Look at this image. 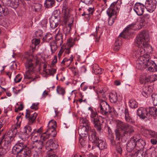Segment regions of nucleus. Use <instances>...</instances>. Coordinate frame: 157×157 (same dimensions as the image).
I'll return each mask as SVG.
<instances>
[{
	"label": "nucleus",
	"mask_w": 157,
	"mask_h": 157,
	"mask_svg": "<svg viewBox=\"0 0 157 157\" xmlns=\"http://www.w3.org/2000/svg\"><path fill=\"white\" fill-rule=\"evenodd\" d=\"M115 147L117 152L120 154H121L122 150L121 143L118 142H117L115 146Z\"/></svg>",
	"instance_id": "603ef678"
},
{
	"label": "nucleus",
	"mask_w": 157,
	"mask_h": 157,
	"mask_svg": "<svg viewBox=\"0 0 157 157\" xmlns=\"http://www.w3.org/2000/svg\"><path fill=\"white\" fill-rule=\"evenodd\" d=\"M11 0H2V2L3 4L9 6H11Z\"/></svg>",
	"instance_id": "338daca9"
},
{
	"label": "nucleus",
	"mask_w": 157,
	"mask_h": 157,
	"mask_svg": "<svg viewBox=\"0 0 157 157\" xmlns=\"http://www.w3.org/2000/svg\"><path fill=\"white\" fill-rule=\"evenodd\" d=\"M89 110L91 111V113L90 115V118L92 117H95V116L98 115L96 111H94L92 108L89 107Z\"/></svg>",
	"instance_id": "e2e57ef3"
},
{
	"label": "nucleus",
	"mask_w": 157,
	"mask_h": 157,
	"mask_svg": "<svg viewBox=\"0 0 157 157\" xmlns=\"http://www.w3.org/2000/svg\"><path fill=\"white\" fill-rule=\"evenodd\" d=\"M50 135L48 134L46 132H45L42 133L40 137L41 140L44 141L49 138Z\"/></svg>",
	"instance_id": "8fccbe9b"
},
{
	"label": "nucleus",
	"mask_w": 157,
	"mask_h": 157,
	"mask_svg": "<svg viewBox=\"0 0 157 157\" xmlns=\"http://www.w3.org/2000/svg\"><path fill=\"white\" fill-rule=\"evenodd\" d=\"M153 88L151 86H145L143 88V90L142 94L143 96L146 98L150 96L152 92Z\"/></svg>",
	"instance_id": "b1692460"
},
{
	"label": "nucleus",
	"mask_w": 157,
	"mask_h": 157,
	"mask_svg": "<svg viewBox=\"0 0 157 157\" xmlns=\"http://www.w3.org/2000/svg\"><path fill=\"white\" fill-rule=\"evenodd\" d=\"M12 153L16 155V157H30L32 155L31 149L24 142H18L13 147Z\"/></svg>",
	"instance_id": "f03ea898"
},
{
	"label": "nucleus",
	"mask_w": 157,
	"mask_h": 157,
	"mask_svg": "<svg viewBox=\"0 0 157 157\" xmlns=\"http://www.w3.org/2000/svg\"><path fill=\"white\" fill-rule=\"evenodd\" d=\"M22 78V77L21 76L20 74H18L17 75L14 79V81L15 83L20 82Z\"/></svg>",
	"instance_id": "bf43d9fd"
},
{
	"label": "nucleus",
	"mask_w": 157,
	"mask_h": 157,
	"mask_svg": "<svg viewBox=\"0 0 157 157\" xmlns=\"http://www.w3.org/2000/svg\"><path fill=\"white\" fill-rule=\"evenodd\" d=\"M116 123L117 129L124 132L128 127V124L120 120L117 121Z\"/></svg>",
	"instance_id": "a878e982"
},
{
	"label": "nucleus",
	"mask_w": 157,
	"mask_h": 157,
	"mask_svg": "<svg viewBox=\"0 0 157 157\" xmlns=\"http://www.w3.org/2000/svg\"><path fill=\"white\" fill-rule=\"evenodd\" d=\"M36 65H39V67L40 68L41 67H43V71L45 74L46 71H47V69H46L47 67V64L45 62L41 63L40 60L37 59L36 60Z\"/></svg>",
	"instance_id": "f704fd0d"
},
{
	"label": "nucleus",
	"mask_w": 157,
	"mask_h": 157,
	"mask_svg": "<svg viewBox=\"0 0 157 157\" xmlns=\"http://www.w3.org/2000/svg\"><path fill=\"white\" fill-rule=\"evenodd\" d=\"M135 140V143L136 144V148L137 150V152L135 153L136 154L138 153L141 150H143L144 148V147L146 145V142L145 140L143 139H139L137 140Z\"/></svg>",
	"instance_id": "412c9836"
},
{
	"label": "nucleus",
	"mask_w": 157,
	"mask_h": 157,
	"mask_svg": "<svg viewBox=\"0 0 157 157\" xmlns=\"http://www.w3.org/2000/svg\"><path fill=\"white\" fill-rule=\"evenodd\" d=\"M145 6L140 3H136L135 5L134 10L138 16H141L143 13Z\"/></svg>",
	"instance_id": "aec40b11"
},
{
	"label": "nucleus",
	"mask_w": 157,
	"mask_h": 157,
	"mask_svg": "<svg viewBox=\"0 0 157 157\" xmlns=\"http://www.w3.org/2000/svg\"><path fill=\"white\" fill-rule=\"evenodd\" d=\"M82 16H84V17L87 21H89L90 19V17L91 16L89 14V13H87V12H84L81 14Z\"/></svg>",
	"instance_id": "052dcab7"
},
{
	"label": "nucleus",
	"mask_w": 157,
	"mask_h": 157,
	"mask_svg": "<svg viewBox=\"0 0 157 157\" xmlns=\"http://www.w3.org/2000/svg\"><path fill=\"white\" fill-rule=\"evenodd\" d=\"M85 137H81L79 138V142L82 147L86 145V142L84 140Z\"/></svg>",
	"instance_id": "680f3d73"
},
{
	"label": "nucleus",
	"mask_w": 157,
	"mask_h": 157,
	"mask_svg": "<svg viewBox=\"0 0 157 157\" xmlns=\"http://www.w3.org/2000/svg\"><path fill=\"white\" fill-rule=\"evenodd\" d=\"M9 10L7 7L0 4V17L6 16L9 14Z\"/></svg>",
	"instance_id": "c85d7f7f"
},
{
	"label": "nucleus",
	"mask_w": 157,
	"mask_h": 157,
	"mask_svg": "<svg viewBox=\"0 0 157 157\" xmlns=\"http://www.w3.org/2000/svg\"><path fill=\"white\" fill-rule=\"evenodd\" d=\"M8 144L6 141L2 140L0 141V157H6V155L9 150Z\"/></svg>",
	"instance_id": "2eb2a0df"
},
{
	"label": "nucleus",
	"mask_w": 157,
	"mask_h": 157,
	"mask_svg": "<svg viewBox=\"0 0 157 157\" xmlns=\"http://www.w3.org/2000/svg\"><path fill=\"white\" fill-rule=\"evenodd\" d=\"M45 145L46 149L48 150V157H58L56 155L52 153V152H54V151L59 147V145L56 142L54 141L53 139H51L47 141Z\"/></svg>",
	"instance_id": "423d86ee"
},
{
	"label": "nucleus",
	"mask_w": 157,
	"mask_h": 157,
	"mask_svg": "<svg viewBox=\"0 0 157 157\" xmlns=\"http://www.w3.org/2000/svg\"><path fill=\"white\" fill-rule=\"evenodd\" d=\"M150 16L148 14L144 15L142 17H140V21L142 24L146 23L148 22Z\"/></svg>",
	"instance_id": "ea45409f"
},
{
	"label": "nucleus",
	"mask_w": 157,
	"mask_h": 157,
	"mask_svg": "<svg viewBox=\"0 0 157 157\" xmlns=\"http://www.w3.org/2000/svg\"><path fill=\"white\" fill-rule=\"evenodd\" d=\"M148 68V70L150 71L155 72L157 70V66L156 64L153 61H150L147 63L146 67Z\"/></svg>",
	"instance_id": "c756f323"
},
{
	"label": "nucleus",
	"mask_w": 157,
	"mask_h": 157,
	"mask_svg": "<svg viewBox=\"0 0 157 157\" xmlns=\"http://www.w3.org/2000/svg\"><path fill=\"white\" fill-rule=\"evenodd\" d=\"M73 60V56L71 55L69 57H65L63 59L61 62V64L62 66L64 65L66 67H68L70 65L71 62Z\"/></svg>",
	"instance_id": "bb28decb"
},
{
	"label": "nucleus",
	"mask_w": 157,
	"mask_h": 157,
	"mask_svg": "<svg viewBox=\"0 0 157 157\" xmlns=\"http://www.w3.org/2000/svg\"><path fill=\"white\" fill-rule=\"evenodd\" d=\"M137 57H139L136 62V67L138 69H141L146 67L147 63L149 62L150 57L149 54L138 55L136 53Z\"/></svg>",
	"instance_id": "0eeeda50"
},
{
	"label": "nucleus",
	"mask_w": 157,
	"mask_h": 157,
	"mask_svg": "<svg viewBox=\"0 0 157 157\" xmlns=\"http://www.w3.org/2000/svg\"><path fill=\"white\" fill-rule=\"evenodd\" d=\"M92 72L95 75H98L101 73V69L98 64H94L93 65Z\"/></svg>",
	"instance_id": "e433bc0d"
},
{
	"label": "nucleus",
	"mask_w": 157,
	"mask_h": 157,
	"mask_svg": "<svg viewBox=\"0 0 157 157\" xmlns=\"http://www.w3.org/2000/svg\"><path fill=\"white\" fill-rule=\"evenodd\" d=\"M50 25L52 29H55L58 25V23L57 21L56 20H53V18L52 17L50 19Z\"/></svg>",
	"instance_id": "c03bdc74"
},
{
	"label": "nucleus",
	"mask_w": 157,
	"mask_h": 157,
	"mask_svg": "<svg viewBox=\"0 0 157 157\" xmlns=\"http://www.w3.org/2000/svg\"><path fill=\"white\" fill-rule=\"evenodd\" d=\"M69 9L66 10L62 11V13L64 15V16H63L64 18L63 21L65 23H66L68 20L69 18Z\"/></svg>",
	"instance_id": "79ce46f5"
},
{
	"label": "nucleus",
	"mask_w": 157,
	"mask_h": 157,
	"mask_svg": "<svg viewBox=\"0 0 157 157\" xmlns=\"http://www.w3.org/2000/svg\"><path fill=\"white\" fill-rule=\"evenodd\" d=\"M99 107L100 112L103 115H108L111 112V108L105 101H100Z\"/></svg>",
	"instance_id": "f8f14e48"
},
{
	"label": "nucleus",
	"mask_w": 157,
	"mask_h": 157,
	"mask_svg": "<svg viewBox=\"0 0 157 157\" xmlns=\"http://www.w3.org/2000/svg\"><path fill=\"white\" fill-rule=\"evenodd\" d=\"M156 0H147L144 6L145 8L150 12H152L155 10L156 6Z\"/></svg>",
	"instance_id": "dca6fc26"
},
{
	"label": "nucleus",
	"mask_w": 157,
	"mask_h": 157,
	"mask_svg": "<svg viewBox=\"0 0 157 157\" xmlns=\"http://www.w3.org/2000/svg\"><path fill=\"white\" fill-rule=\"evenodd\" d=\"M148 42H145L144 45H140L138 49L135 52L138 55H142L143 54H149L152 51V47L148 44Z\"/></svg>",
	"instance_id": "9b49d317"
},
{
	"label": "nucleus",
	"mask_w": 157,
	"mask_h": 157,
	"mask_svg": "<svg viewBox=\"0 0 157 157\" xmlns=\"http://www.w3.org/2000/svg\"><path fill=\"white\" fill-rule=\"evenodd\" d=\"M138 135L137 134H135L132 137H131L130 140L127 142V144L126 149L128 152H131L134 148L136 147V144L135 143V140L136 139V137Z\"/></svg>",
	"instance_id": "f3484780"
},
{
	"label": "nucleus",
	"mask_w": 157,
	"mask_h": 157,
	"mask_svg": "<svg viewBox=\"0 0 157 157\" xmlns=\"http://www.w3.org/2000/svg\"><path fill=\"white\" fill-rule=\"evenodd\" d=\"M6 123V121L4 119L2 118L0 121V136L2 132L3 131V129H1L2 128L3 126Z\"/></svg>",
	"instance_id": "6e6d98bb"
},
{
	"label": "nucleus",
	"mask_w": 157,
	"mask_h": 157,
	"mask_svg": "<svg viewBox=\"0 0 157 157\" xmlns=\"http://www.w3.org/2000/svg\"><path fill=\"white\" fill-rule=\"evenodd\" d=\"M56 72V69L50 67V68L47 69V71H46L45 74L47 75H53Z\"/></svg>",
	"instance_id": "a18cd8bd"
},
{
	"label": "nucleus",
	"mask_w": 157,
	"mask_h": 157,
	"mask_svg": "<svg viewBox=\"0 0 157 157\" xmlns=\"http://www.w3.org/2000/svg\"><path fill=\"white\" fill-rule=\"evenodd\" d=\"M80 124H82V126L90 127V123L86 118L84 117H82L80 119Z\"/></svg>",
	"instance_id": "37998d69"
},
{
	"label": "nucleus",
	"mask_w": 157,
	"mask_h": 157,
	"mask_svg": "<svg viewBox=\"0 0 157 157\" xmlns=\"http://www.w3.org/2000/svg\"><path fill=\"white\" fill-rule=\"evenodd\" d=\"M129 105L131 108L135 109L138 107V103L135 100L131 99L129 100Z\"/></svg>",
	"instance_id": "a19ab883"
},
{
	"label": "nucleus",
	"mask_w": 157,
	"mask_h": 157,
	"mask_svg": "<svg viewBox=\"0 0 157 157\" xmlns=\"http://www.w3.org/2000/svg\"><path fill=\"white\" fill-rule=\"evenodd\" d=\"M40 40L38 39H34L32 40V43H33L32 47H33V45L35 48L37 45H38L40 43Z\"/></svg>",
	"instance_id": "13d9d810"
},
{
	"label": "nucleus",
	"mask_w": 157,
	"mask_h": 157,
	"mask_svg": "<svg viewBox=\"0 0 157 157\" xmlns=\"http://www.w3.org/2000/svg\"><path fill=\"white\" fill-rule=\"evenodd\" d=\"M146 132L152 137L157 139V132L151 130H147Z\"/></svg>",
	"instance_id": "de8ad7c7"
},
{
	"label": "nucleus",
	"mask_w": 157,
	"mask_h": 157,
	"mask_svg": "<svg viewBox=\"0 0 157 157\" xmlns=\"http://www.w3.org/2000/svg\"><path fill=\"white\" fill-rule=\"evenodd\" d=\"M149 39L148 32L145 30L141 31L137 36L135 40V45L136 46L144 45V44L145 42H148Z\"/></svg>",
	"instance_id": "6e6552de"
},
{
	"label": "nucleus",
	"mask_w": 157,
	"mask_h": 157,
	"mask_svg": "<svg viewBox=\"0 0 157 157\" xmlns=\"http://www.w3.org/2000/svg\"><path fill=\"white\" fill-rule=\"evenodd\" d=\"M37 116V114L36 113H33L32 112L28 110H26L25 117L28 121V125L25 126L23 128L24 134L25 138H28L30 136L32 128L29 125L32 124L36 122V119Z\"/></svg>",
	"instance_id": "7ed1b4c3"
},
{
	"label": "nucleus",
	"mask_w": 157,
	"mask_h": 157,
	"mask_svg": "<svg viewBox=\"0 0 157 157\" xmlns=\"http://www.w3.org/2000/svg\"><path fill=\"white\" fill-rule=\"evenodd\" d=\"M56 128L48 127L47 130L46 131L48 134L51 136L52 137L56 136L57 134V132L56 130Z\"/></svg>",
	"instance_id": "4c0bfd02"
},
{
	"label": "nucleus",
	"mask_w": 157,
	"mask_h": 157,
	"mask_svg": "<svg viewBox=\"0 0 157 157\" xmlns=\"http://www.w3.org/2000/svg\"><path fill=\"white\" fill-rule=\"evenodd\" d=\"M134 132L133 127L128 125V127L124 132L123 135L124 136H131Z\"/></svg>",
	"instance_id": "2f4dec72"
},
{
	"label": "nucleus",
	"mask_w": 157,
	"mask_h": 157,
	"mask_svg": "<svg viewBox=\"0 0 157 157\" xmlns=\"http://www.w3.org/2000/svg\"><path fill=\"white\" fill-rule=\"evenodd\" d=\"M96 134V132L95 130H92L90 132L89 136V140L92 143H95L100 150H103L107 148V145L106 142L97 137Z\"/></svg>",
	"instance_id": "20e7f679"
},
{
	"label": "nucleus",
	"mask_w": 157,
	"mask_h": 157,
	"mask_svg": "<svg viewBox=\"0 0 157 157\" xmlns=\"http://www.w3.org/2000/svg\"><path fill=\"white\" fill-rule=\"evenodd\" d=\"M55 5V0H46L44 3V7L47 8H52Z\"/></svg>",
	"instance_id": "72a5a7b5"
},
{
	"label": "nucleus",
	"mask_w": 157,
	"mask_h": 157,
	"mask_svg": "<svg viewBox=\"0 0 157 157\" xmlns=\"http://www.w3.org/2000/svg\"><path fill=\"white\" fill-rule=\"evenodd\" d=\"M115 132L116 140H120L121 137V133L120 130L117 128L115 130Z\"/></svg>",
	"instance_id": "3c124183"
},
{
	"label": "nucleus",
	"mask_w": 157,
	"mask_h": 157,
	"mask_svg": "<svg viewBox=\"0 0 157 157\" xmlns=\"http://www.w3.org/2000/svg\"><path fill=\"white\" fill-rule=\"evenodd\" d=\"M43 132V129L42 127H40L38 129H35L33 130L30 136L33 141H38V139L40 138Z\"/></svg>",
	"instance_id": "a211bd4d"
},
{
	"label": "nucleus",
	"mask_w": 157,
	"mask_h": 157,
	"mask_svg": "<svg viewBox=\"0 0 157 157\" xmlns=\"http://www.w3.org/2000/svg\"><path fill=\"white\" fill-rule=\"evenodd\" d=\"M148 114V108L140 107L137 110V114L140 118L144 119L147 118Z\"/></svg>",
	"instance_id": "4be33fe9"
},
{
	"label": "nucleus",
	"mask_w": 157,
	"mask_h": 157,
	"mask_svg": "<svg viewBox=\"0 0 157 157\" xmlns=\"http://www.w3.org/2000/svg\"><path fill=\"white\" fill-rule=\"evenodd\" d=\"M49 44L51 47V51L52 54L54 53L55 51L57 50L58 46L59 45L57 42L55 40H52L49 43Z\"/></svg>",
	"instance_id": "473e14b6"
},
{
	"label": "nucleus",
	"mask_w": 157,
	"mask_h": 157,
	"mask_svg": "<svg viewBox=\"0 0 157 157\" xmlns=\"http://www.w3.org/2000/svg\"><path fill=\"white\" fill-rule=\"evenodd\" d=\"M56 122L54 120L50 121L48 123V127L56 128Z\"/></svg>",
	"instance_id": "864d4df0"
},
{
	"label": "nucleus",
	"mask_w": 157,
	"mask_h": 157,
	"mask_svg": "<svg viewBox=\"0 0 157 157\" xmlns=\"http://www.w3.org/2000/svg\"><path fill=\"white\" fill-rule=\"evenodd\" d=\"M16 120L17 121V123L12 126L11 130L8 131L7 133L8 137L11 141L13 140L17 132V129L20 127L22 120L21 116H17Z\"/></svg>",
	"instance_id": "1a4fd4ad"
},
{
	"label": "nucleus",
	"mask_w": 157,
	"mask_h": 157,
	"mask_svg": "<svg viewBox=\"0 0 157 157\" xmlns=\"http://www.w3.org/2000/svg\"><path fill=\"white\" fill-rule=\"evenodd\" d=\"M34 142H35L34 147L36 149L33 152V157H39V155L41 154V150L44 146L45 143L41 140Z\"/></svg>",
	"instance_id": "4468645a"
},
{
	"label": "nucleus",
	"mask_w": 157,
	"mask_h": 157,
	"mask_svg": "<svg viewBox=\"0 0 157 157\" xmlns=\"http://www.w3.org/2000/svg\"><path fill=\"white\" fill-rule=\"evenodd\" d=\"M151 75H150L147 77L146 76L145 77V83H146V82H148L149 81L150 82H154L153 78H151Z\"/></svg>",
	"instance_id": "774afa93"
},
{
	"label": "nucleus",
	"mask_w": 157,
	"mask_h": 157,
	"mask_svg": "<svg viewBox=\"0 0 157 157\" xmlns=\"http://www.w3.org/2000/svg\"><path fill=\"white\" fill-rule=\"evenodd\" d=\"M33 58V56L30 53L26 52L24 54L23 60L25 62V66L26 71L29 73L33 72L35 70L34 63H36V61L34 60Z\"/></svg>",
	"instance_id": "39448f33"
},
{
	"label": "nucleus",
	"mask_w": 157,
	"mask_h": 157,
	"mask_svg": "<svg viewBox=\"0 0 157 157\" xmlns=\"http://www.w3.org/2000/svg\"><path fill=\"white\" fill-rule=\"evenodd\" d=\"M75 40L72 38H69L67 40V45L65 46L66 49L64 50L65 56L66 54H68L70 52L71 48L75 44Z\"/></svg>",
	"instance_id": "5701e85b"
},
{
	"label": "nucleus",
	"mask_w": 157,
	"mask_h": 157,
	"mask_svg": "<svg viewBox=\"0 0 157 157\" xmlns=\"http://www.w3.org/2000/svg\"><path fill=\"white\" fill-rule=\"evenodd\" d=\"M153 100V104L155 106L157 105V93H153L151 95Z\"/></svg>",
	"instance_id": "5fc2aeb1"
},
{
	"label": "nucleus",
	"mask_w": 157,
	"mask_h": 157,
	"mask_svg": "<svg viewBox=\"0 0 157 157\" xmlns=\"http://www.w3.org/2000/svg\"><path fill=\"white\" fill-rule=\"evenodd\" d=\"M81 1L87 5H90L92 4L94 0H81Z\"/></svg>",
	"instance_id": "69168bd1"
},
{
	"label": "nucleus",
	"mask_w": 157,
	"mask_h": 157,
	"mask_svg": "<svg viewBox=\"0 0 157 157\" xmlns=\"http://www.w3.org/2000/svg\"><path fill=\"white\" fill-rule=\"evenodd\" d=\"M149 113L151 116L155 117L157 116V108L156 107H151L148 108Z\"/></svg>",
	"instance_id": "58836bf2"
},
{
	"label": "nucleus",
	"mask_w": 157,
	"mask_h": 157,
	"mask_svg": "<svg viewBox=\"0 0 157 157\" xmlns=\"http://www.w3.org/2000/svg\"><path fill=\"white\" fill-rule=\"evenodd\" d=\"M109 100L110 101L113 103H116L117 101V97L116 93H111L109 94Z\"/></svg>",
	"instance_id": "c9c22d12"
},
{
	"label": "nucleus",
	"mask_w": 157,
	"mask_h": 157,
	"mask_svg": "<svg viewBox=\"0 0 157 157\" xmlns=\"http://www.w3.org/2000/svg\"><path fill=\"white\" fill-rule=\"evenodd\" d=\"M56 91L59 94H61L62 96H63L65 93V89L59 86L57 87Z\"/></svg>",
	"instance_id": "49530a36"
},
{
	"label": "nucleus",
	"mask_w": 157,
	"mask_h": 157,
	"mask_svg": "<svg viewBox=\"0 0 157 157\" xmlns=\"http://www.w3.org/2000/svg\"><path fill=\"white\" fill-rule=\"evenodd\" d=\"M120 6L117 4V1L113 2L107 10V13L109 18L113 16L116 15V17L117 13H118Z\"/></svg>",
	"instance_id": "9d476101"
},
{
	"label": "nucleus",
	"mask_w": 157,
	"mask_h": 157,
	"mask_svg": "<svg viewBox=\"0 0 157 157\" xmlns=\"http://www.w3.org/2000/svg\"><path fill=\"white\" fill-rule=\"evenodd\" d=\"M137 25L135 23H133L129 25L125 29L123 32L121 33L118 37L116 39L114 44L113 49L115 51H118L119 50L120 46L122 45V38L124 39H126L130 34V31L132 29L134 30H139L141 29L137 28Z\"/></svg>",
	"instance_id": "f257e3e1"
},
{
	"label": "nucleus",
	"mask_w": 157,
	"mask_h": 157,
	"mask_svg": "<svg viewBox=\"0 0 157 157\" xmlns=\"http://www.w3.org/2000/svg\"><path fill=\"white\" fill-rule=\"evenodd\" d=\"M108 91L107 88H105L102 90H100L98 92V95L100 100H102V98L105 99L106 94L108 93Z\"/></svg>",
	"instance_id": "7c9ffc66"
},
{
	"label": "nucleus",
	"mask_w": 157,
	"mask_h": 157,
	"mask_svg": "<svg viewBox=\"0 0 157 157\" xmlns=\"http://www.w3.org/2000/svg\"><path fill=\"white\" fill-rule=\"evenodd\" d=\"M99 29H100V28L99 26L98 27H96V31L94 33V36L95 37H96V40H95V41L96 42H98V40H99V38L98 39V38L97 37V36L98 33H99Z\"/></svg>",
	"instance_id": "0e129e2a"
},
{
	"label": "nucleus",
	"mask_w": 157,
	"mask_h": 157,
	"mask_svg": "<svg viewBox=\"0 0 157 157\" xmlns=\"http://www.w3.org/2000/svg\"><path fill=\"white\" fill-rule=\"evenodd\" d=\"M90 130V127L82 126L80 125L78 128V133L81 137H86L88 136V131Z\"/></svg>",
	"instance_id": "6ab92c4d"
},
{
	"label": "nucleus",
	"mask_w": 157,
	"mask_h": 157,
	"mask_svg": "<svg viewBox=\"0 0 157 157\" xmlns=\"http://www.w3.org/2000/svg\"><path fill=\"white\" fill-rule=\"evenodd\" d=\"M91 121L93 122L94 127L98 132H100L103 125V121L100 120L98 115L90 118Z\"/></svg>",
	"instance_id": "ddd939ff"
},
{
	"label": "nucleus",
	"mask_w": 157,
	"mask_h": 157,
	"mask_svg": "<svg viewBox=\"0 0 157 157\" xmlns=\"http://www.w3.org/2000/svg\"><path fill=\"white\" fill-rule=\"evenodd\" d=\"M10 6L13 8H17L19 5V0H11Z\"/></svg>",
	"instance_id": "09e8293b"
},
{
	"label": "nucleus",
	"mask_w": 157,
	"mask_h": 157,
	"mask_svg": "<svg viewBox=\"0 0 157 157\" xmlns=\"http://www.w3.org/2000/svg\"><path fill=\"white\" fill-rule=\"evenodd\" d=\"M59 32L60 29L58 28L56 29L55 31L56 33L55 37L56 40L55 41L57 42L58 45H61L63 43V36Z\"/></svg>",
	"instance_id": "393cba45"
},
{
	"label": "nucleus",
	"mask_w": 157,
	"mask_h": 157,
	"mask_svg": "<svg viewBox=\"0 0 157 157\" xmlns=\"http://www.w3.org/2000/svg\"><path fill=\"white\" fill-rule=\"evenodd\" d=\"M65 48V46L64 44L61 47V49L58 54L59 58L60 59L61 58L63 53L64 52L65 49H66Z\"/></svg>",
	"instance_id": "4d7b16f0"
},
{
	"label": "nucleus",
	"mask_w": 157,
	"mask_h": 157,
	"mask_svg": "<svg viewBox=\"0 0 157 157\" xmlns=\"http://www.w3.org/2000/svg\"><path fill=\"white\" fill-rule=\"evenodd\" d=\"M124 113L126 121L132 124H134L135 121L130 116L128 110L127 108H126L125 109Z\"/></svg>",
	"instance_id": "cd10ccee"
}]
</instances>
